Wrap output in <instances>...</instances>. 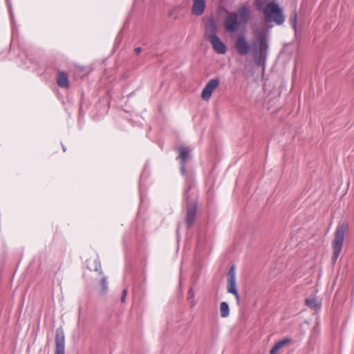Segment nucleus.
<instances>
[{"label": "nucleus", "mask_w": 354, "mask_h": 354, "mask_svg": "<svg viewBox=\"0 0 354 354\" xmlns=\"http://www.w3.org/2000/svg\"><path fill=\"white\" fill-rule=\"evenodd\" d=\"M254 6L257 10L263 12L267 28L272 27L268 25L269 23L274 22L277 26H281L285 22L286 15L283 8L275 1H270L264 6L263 0H254ZM268 37V29L254 31L253 58L259 66H264L266 64L269 48Z\"/></svg>", "instance_id": "obj_1"}, {"label": "nucleus", "mask_w": 354, "mask_h": 354, "mask_svg": "<svg viewBox=\"0 0 354 354\" xmlns=\"http://www.w3.org/2000/svg\"><path fill=\"white\" fill-rule=\"evenodd\" d=\"M250 7L245 3L237 12L228 15L223 23L230 37L236 38L235 48L241 55H247L250 50V44L246 39L247 24L250 20Z\"/></svg>", "instance_id": "obj_2"}, {"label": "nucleus", "mask_w": 354, "mask_h": 354, "mask_svg": "<svg viewBox=\"0 0 354 354\" xmlns=\"http://www.w3.org/2000/svg\"><path fill=\"white\" fill-rule=\"evenodd\" d=\"M205 24V38L209 41L213 48L218 53L221 54V39L216 35L217 23L213 16L207 19H204Z\"/></svg>", "instance_id": "obj_3"}, {"label": "nucleus", "mask_w": 354, "mask_h": 354, "mask_svg": "<svg viewBox=\"0 0 354 354\" xmlns=\"http://www.w3.org/2000/svg\"><path fill=\"white\" fill-rule=\"evenodd\" d=\"M348 230V224L344 222L339 223L336 227L334 239L332 241L333 256L332 262L335 263L339 256L343 248L346 232Z\"/></svg>", "instance_id": "obj_4"}, {"label": "nucleus", "mask_w": 354, "mask_h": 354, "mask_svg": "<svg viewBox=\"0 0 354 354\" xmlns=\"http://www.w3.org/2000/svg\"><path fill=\"white\" fill-rule=\"evenodd\" d=\"M235 270V265L232 264L227 274V290L229 293L235 296L237 303L239 304L240 301V295L236 288Z\"/></svg>", "instance_id": "obj_5"}, {"label": "nucleus", "mask_w": 354, "mask_h": 354, "mask_svg": "<svg viewBox=\"0 0 354 354\" xmlns=\"http://www.w3.org/2000/svg\"><path fill=\"white\" fill-rule=\"evenodd\" d=\"M220 80L218 78L210 80L203 89L201 93V98L204 101H208L213 93V91L218 86Z\"/></svg>", "instance_id": "obj_6"}, {"label": "nucleus", "mask_w": 354, "mask_h": 354, "mask_svg": "<svg viewBox=\"0 0 354 354\" xmlns=\"http://www.w3.org/2000/svg\"><path fill=\"white\" fill-rule=\"evenodd\" d=\"M55 354H65V335L62 328L55 332Z\"/></svg>", "instance_id": "obj_7"}, {"label": "nucleus", "mask_w": 354, "mask_h": 354, "mask_svg": "<svg viewBox=\"0 0 354 354\" xmlns=\"http://www.w3.org/2000/svg\"><path fill=\"white\" fill-rule=\"evenodd\" d=\"M179 162L180 165V171L183 176L186 175V170L185 167V163L188 161L190 157V151L186 147H180L178 149Z\"/></svg>", "instance_id": "obj_8"}, {"label": "nucleus", "mask_w": 354, "mask_h": 354, "mask_svg": "<svg viewBox=\"0 0 354 354\" xmlns=\"http://www.w3.org/2000/svg\"><path fill=\"white\" fill-rule=\"evenodd\" d=\"M197 212L196 203L187 205V212L185 215V222L187 227H191L194 223Z\"/></svg>", "instance_id": "obj_9"}, {"label": "nucleus", "mask_w": 354, "mask_h": 354, "mask_svg": "<svg viewBox=\"0 0 354 354\" xmlns=\"http://www.w3.org/2000/svg\"><path fill=\"white\" fill-rule=\"evenodd\" d=\"M292 342V339L290 337L283 338L274 344L270 351V354H278L279 350Z\"/></svg>", "instance_id": "obj_10"}, {"label": "nucleus", "mask_w": 354, "mask_h": 354, "mask_svg": "<svg viewBox=\"0 0 354 354\" xmlns=\"http://www.w3.org/2000/svg\"><path fill=\"white\" fill-rule=\"evenodd\" d=\"M192 13L195 15H201L205 8V1L204 0H193Z\"/></svg>", "instance_id": "obj_11"}, {"label": "nucleus", "mask_w": 354, "mask_h": 354, "mask_svg": "<svg viewBox=\"0 0 354 354\" xmlns=\"http://www.w3.org/2000/svg\"><path fill=\"white\" fill-rule=\"evenodd\" d=\"M57 85L61 88H67L69 87L68 75L64 72H59L57 80Z\"/></svg>", "instance_id": "obj_12"}, {"label": "nucleus", "mask_w": 354, "mask_h": 354, "mask_svg": "<svg viewBox=\"0 0 354 354\" xmlns=\"http://www.w3.org/2000/svg\"><path fill=\"white\" fill-rule=\"evenodd\" d=\"M305 304L312 310H317L321 308V304L317 303L315 298H307L305 299Z\"/></svg>", "instance_id": "obj_13"}, {"label": "nucleus", "mask_w": 354, "mask_h": 354, "mask_svg": "<svg viewBox=\"0 0 354 354\" xmlns=\"http://www.w3.org/2000/svg\"><path fill=\"white\" fill-rule=\"evenodd\" d=\"M290 23L295 30V35L297 32V12L295 10L290 17Z\"/></svg>", "instance_id": "obj_14"}, {"label": "nucleus", "mask_w": 354, "mask_h": 354, "mask_svg": "<svg viewBox=\"0 0 354 354\" xmlns=\"http://www.w3.org/2000/svg\"><path fill=\"white\" fill-rule=\"evenodd\" d=\"M230 308L227 302L223 301V317H226L229 315Z\"/></svg>", "instance_id": "obj_15"}, {"label": "nucleus", "mask_w": 354, "mask_h": 354, "mask_svg": "<svg viewBox=\"0 0 354 354\" xmlns=\"http://www.w3.org/2000/svg\"><path fill=\"white\" fill-rule=\"evenodd\" d=\"M93 270L95 272H98L100 273V274H102V271L101 269V264L98 259H95L94 261V267H93Z\"/></svg>", "instance_id": "obj_16"}, {"label": "nucleus", "mask_w": 354, "mask_h": 354, "mask_svg": "<svg viewBox=\"0 0 354 354\" xmlns=\"http://www.w3.org/2000/svg\"><path fill=\"white\" fill-rule=\"evenodd\" d=\"M100 285L102 286V289L103 292H106L108 290V282L106 280V277H104L101 279Z\"/></svg>", "instance_id": "obj_17"}, {"label": "nucleus", "mask_w": 354, "mask_h": 354, "mask_svg": "<svg viewBox=\"0 0 354 354\" xmlns=\"http://www.w3.org/2000/svg\"><path fill=\"white\" fill-rule=\"evenodd\" d=\"M127 295V290L124 289L122 291V296H121V301L122 303L125 302Z\"/></svg>", "instance_id": "obj_18"}, {"label": "nucleus", "mask_w": 354, "mask_h": 354, "mask_svg": "<svg viewBox=\"0 0 354 354\" xmlns=\"http://www.w3.org/2000/svg\"><path fill=\"white\" fill-rule=\"evenodd\" d=\"M191 188H192V185L190 184V185H188V187L187 188V189L184 192V196L187 198V201L189 199V192L191 189Z\"/></svg>", "instance_id": "obj_19"}, {"label": "nucleus", "mask_w": 354, "mask_h": 354, "mask_svg": "<svg viewBox=\"0 0 354 354\" xmlns=\"http://www.w3.org/2000/svg\"><path fill=\"white\" fill-rule=\"evenodd\" d=\"M187 300H188V302L192 308H194L196 306V301L194 298L187 299Z\"/></svg>", "instance_id": "obj_20"}, {"label": "nucleus", "mask_w": 354, "mask_h": 354, "mask_svg": "<svg viewBox=\"0 0 354 354\" xmlns=\"http://www.w3.org/2000/svg\"><path fill=\"white\" fill-rule=\"evenodd\" d=\"M194 298V293L192 288H190L188 291L187 299Z\"/></svg>", "instance_id": "obj_21"}, {"label": "nucleus", "mask_w": 354, "mask_h": 354, "mask_svg": "<svg viewBox=\"0 0 354 354\" xmlns=\"http://www.w3.org/2000/svg\"><path fill=\"white\" fill-rule=\"evenodd\" d=\"M227 50V48L226 44L224 42H223V55L226 53Z\"/></svg>", "instance_id": "obj_22"}, {"label": "nucleus", "mask_w": 354, "mask_h": 354, "mask_svg": "<svg viewBox=\"0 0 354 354\" xmlns=\"http://www.w3.org/2000/svg\"><path fill=\"white\" fill-rule=\"evenodd\" d=\"M142 51V48L140 47H137L135 48V53L137 54V55H139Z\"/></svg>", "instance_id": "obj_23"}, {"label": "nucleus", "mask_w": 354, "mask_h": 354, "mask_svg": "<svg viewBox=\"0 0 354 354\" xmlns=\"http://www.w3.org/2000/svg\"><path fill=\"white\" fill-rule=\"evenodd\" d=\"M222 10H223V12H225V13H227V10L226 8H225L223 6V8H222Z\"/></svg>", "instance_id": "obj_24"}, {"label": "nucleus", "mask_w": 354, "mask_h": 354, "mask_svg": "<svg viewBox=\"0 0 354 354\" xmlns=\"http://www.w3.org/2000/svg\"><path fill=\"white\" fill-rule=\"evenodd\" d=\"M62 149H63V151H66V148L64 145H62Z\"/></svg>", "instance_id": "obj_25"}, {"label": "nucleus", "mask_w": 354, "mask_h": 354, "mask_svg": "<svg viewBox=\"0 0 354 354\" xmlns=\"http://www.w3.org/2000/svg\"><path fill=\"white\" fill-rule=\"evenodd\" d=\"M10 12H11V10H10ZM10 15H11V16L12 15V12H10Z\"/></svg>", "instance_id": "obj_26"}]
</instances>
